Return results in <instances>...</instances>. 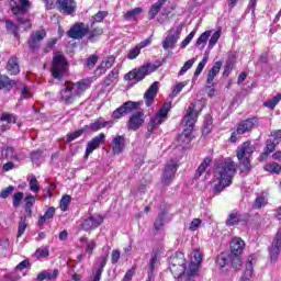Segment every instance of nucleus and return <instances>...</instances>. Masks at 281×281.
Returning <instances> with one entry per match:
<instances>
[{"instance_id":"1","label":"nucleus","mask_w":281,"mask_h":281,"mask_svg":"<svg viewBox=\"0 0 281 281\" xmlns=\"http://www.w3.org/2000/svg\"><path fill=\"white\" fill-rule=\"evenodd\" d=\"M236 172H238V165L232 158H226L217 162L211 182L213 193L218 195L224 192L226 188H229V186L234 183Z\"/></svg>"},{"instance_id":"2","label":"nucleus","mask_w":281,"mask_h":281,"mask_svg":"<svg viewBox=\"0 0 281 281\" xmlns=\"http://www.w3.org/2000/svg\"><path fill=\"white\" fill-rule=\"evenodd\" d=\"M88 89H91V79H81L77 82H68L65 85V88L59 92V100L66 106L75 104L78 102V99L86 92Z\"/></svg>"},{"instance_id":"3","label":"nucleus","mask_w":281,"mask_h":281,"mask_svg":"<svg viewBox=\"0 0 281 281\" xmlns=\"http://www.w3.org/2000/svg\"><path fill=\"white\" fill-rule=\"evenodd\" d=\"M199 120V112H196V105L192 103L188 109L183 117L184 128L181 134L177 136V142L180 146L190 144L192 142V133L194 126Z\"/></svg>"},{"instance_id":"4","label":"nucleus","mask_w":281,"mask_h":281,"mask_svg":"<svg viewBox=\"0 0 281 281\" xmlns=\"http://www.w3.org/2000/svg\"><path fill=\"white\" fill-rule=\"evenodd\" d=\"M254 153H256V147L249 140L237 147L236 157L240 166H243V172H251V156Z\"/></svg>"},{"instance_id":"5","label":"nucleus","mask_w":281,"mask_h":281,"mask_svg":"<svg viewBox=\"0 0 281 281\" xmlns=\"http://www.w3.org/2000/svg\"><path fill=\"white\" fill-rule=\"evenodd\" d=\"M169 270L176 279L188 276V260L183 251L178 250L169 258Z\"/></svg>"},{"instance_id":"6","label":"nucleus","mask_w":281,"mask_h":281,"mask_svg":"<svg viewBox=\"0 0 281 281\" xmlns=\"http://www.w3.org/2000/svg\"><path fill=\"white\" fill-rule=\"evenodd\" d=\"M157 69H159V66L147 63L138 68H134L126 72L123 80L137 85V82H142V80H144L146 76H150V74L157 71Z\"/></svg>"},{"instance_id":"7","label":"nucleus","mask_w":281,"mask_h":281,"mask_svg":"<svg viewBox=\"0 0 281 281\" xmlns=\"http://www.w3.org/2000/svg\"><path fill=\"white\" fill-rule=\"evenodd\" d=\"M69 69V61H67V57L63 55V53L57 52L53 56L50 75L55 80H63L67 75Z\"/></svg>"},{"instance_id":"8","label":"nucleus","mask_w":281,"mask_h":281,"mask_svg":"<svg viewBox=\"0 0 281 281\" xmlns=\"http://www.w3.org/2000/svg\"><path fill=\"white\" fill-rule=\"evenodd\" d=\"M191 261L189 263V269L187 270V280H191L199 273V269H201V265L203 262V252L199 249H194L191 252Z\"/></svg>"},{"instance_id":"9","label":"nucleus","mask_w":281,"mask_h":281,"mask_svg":"<svg viewBox=\"0 0 281 281\" xmlns=\"http://www.w3.org/2000/svg\"><path fill=\"white\" fill-rule=\"evenodd\" d=\"M139 109V102L137 101H127L124 102L121 106L112 112V120H122L127 113H133Z\"/></svg>"},{"instance_id":"10","label":"nucleus","mask_w":281,"mask_h":281,"mask_svg":"<svg viewBox=\"0 0 281 281\" xmlns=\"http://www.w3.org/2000/svg\"><path fill=\"white\" fill-rule=\"evenodd\" d=\"M87 34H89V24L85 22H76L67 32V36L74 41H81Z\"/></svg>"},{"instance_id":"11","label":"nucleus","mask_w":281,"mask_h":281,"mask_svg":"<svg viewBox=\"0 0 281 281\" xmlns=\"http://www.w3.org/2000/svg\"><path fill=\"white\" fill-rule=\"evenodd\" d=\"M105 140H106V134H104L103 132L92 137L91 140L87 143L85 159H89L91 154L94 150H98V148H100V146H102V144H104Z\"/></svg>"},{"instance_id":"12","label":"nucleus","mask_w":281,"mask_h":281,"mask_svg":"<svg viewBox=\"0 0 281 281\" xmlns=\"http://www.w3.org/2000/svg\"><path fill=\"white\" fill-rule=\"evenodd\" d=\"M45 36H47V32L45 30L35 31L30 35L27 45L29 49H31L33 54H36V52L41 49V43Z\"/></svg>"},{"instance_id":"13","label":"nucleus","mask_w":281,"mask_h":281,"mask_svg":"<svg viewBox=\"0 0 281 281\" xmlns=\"http://www.w3.org/2000/svg\"><path fill=\"white\" fill-rule=\"evenodd\" d=\"M144 122H146L144 111H137L130 116L126 128L127 131L137 132L138 128H142V126H144Z\"/></svg>"},{"instance_id":"14","label":"nucleus","mask_w":281,"mask_h":281,"mask_svg":"<svg viewBox=\"0 0 281 281\" xmlns=\"http://www.w3.org/2000/svg\"><path fill=\"white\" fill-rule=\"evenodd\" d=\"M177 170H179V165L177 162L167 164L165 166L162 175H161L162 186H170L175 181Z\"/></svg>"},{"instance_id":"15","label":"nucleus","mask_w":281,"mask_h":281,"mask_svg":"<svg viewBox=\"0 0 281 281\" xmlns=\"http://www.w3.org/2000/svg\"><path fill=\"white\" fill-rule=\"evenodd\" d=\"M102 223H104V217H102V215H91L83 220V222L80 224V228L83 232H93V229H98Z\"/></svg>"},{"instance_id":"16","label":"nucleus","mask_w":281,"mask_h":281,"mask_svg":"<svg viewBox=\"0 0 281 281\" xmlns=\"http://www.w3.org/2000/svg\"><path fill=\"white\" fill-rule=\"evenodd\" d=\"M256 126H258L257 116L248 117L246 120L240 121L237 124V133H238V135H245L247 133H251V131H254V128H256Z\"/></svg>"},{"instance_id":"17","label":"nucleus","mask_w":281,"mask_h":281,"mask_svg":"<svg viewBox=\"0 0 281 281\" xmlns=\"http://www.w3.org/2000/svg\"><path fill=\"white\" fill-rule=\"evenodd\" d=\"M280 249H281V227L278 229L272 245L269 248V256L272 262H276L278 260V256H280Z\"/></svg>"},{"instance_id":"18","label":"nucleus","mask_w":281,"mask_h":281,"mask_svg":"<svg viewBox=\"0 0 281 281\" xmlns=\"http://www.w3.org/2000/svg\"><path fill=\"white\" fill-rule=\"evenodd\" d=\"M11 124H16V116L14 114L3 112L0 115V132L5 133L7 131H10Z\"/></svg>"},{"instance_id":"19","label":"nucleus","mask_w":281,"mask_h":281,"mask_svg":"<svg viewBox=\"0 0 281 281\" xmlns=\"http://www.w3.org/2000/svg\"><path fill=\"white\" fill-rule=\"evenodd\" d=\"M77 3L76 0H58L57 1V9L63 14L71 15L76 12Z\"/></svg>"},{"instance_id":"20","label":"nucleus","mask_w":281,"mask_h":281,"mask_svg":"<svg viewBox=\"0 0 281 281\" xmlns=\"http://www.w3.org/2000/svg\"><path fill=\"white\" fill-rule=\"evenodd\" d=\"M158 92H159V82L155 81L144 94L146 106H153V102H155V98H157Z\"/></svg>"},{"instance_id":"21","label":"nucleus","mask_w":281,"mask_h":281,"mask_svg":"<svg viewBox=\"0 0 281 281\" xmlns=\"http://www.w3.org/2000/svg\"><path fill=\"white\" fill-rule=\"evenodd\" d=\"M126 148V136L119 135L112 139V153L113 155H122Z\"/></svg>"},{"instance_id":"22","label":"nucleus","mask_w":281,"mask_h":281,"mask_svg":"<svg viewBox=\"0 0 281 281\" xmlns=\"http://www.w3.org/2000/svg\"><path fill=\"white\" fill-rule=\"evenodd\" d=\"M5 69L9 76H19L21 74V66L19 65V57L16 55L9 58Z\"/></svg>"},{"instance_id":"23","label":"nucleus","mask_w":281,"mask_h":281,"mask_svg":"<svg viewBox=\"0 0 281 281\" xmlns=\"http://www.w3.org/2000/svg\"><path fill=\"white\" fill-rule=\"evenodd\" d=\"M278 144H280V142H276V140H273V138H268L266 140L265 151L261 153L259 156V161H267V159H269V156L271 155V153L276 151Z\"/></svg>"},{"instance_id":"24","label":"nucleus","mask_w":281,"mask_h":281,"mask_svg":"<svg viewBox=\"0 0 281 281\" xmlns=\"http://www.w3.org/2000/svg\"><path fill=\"white\" fill-rule=\"evenodd\" d=\"M245 251V240L240 237H235L231 241V255L243 256Z\"/></svg>"},{"instance_id":"25","label":"nucleus","mask_w":281,"mask_h":281,"mask_svg":"<svg viewBox=\"0 0 281 281\" xmlns=\"http://www.w3.org/2000/svg\"><path fill=\"white\" fill-rule=\"evenodd\" d=\"M221 67H223V61L218 60L215 61L213 67L209 70L206 75V82L210 85L209 87H214V85H216L214 83V78L221 74Z\"/></svg>"},{"instance_id":"26","label":"nucleus","mask_w":281,"mask_h":281,"mask_svg":"<svg viewBox=\"0 0 281 281\" xmlns=\"http://www.w3.org/2000/svg\"><path fill=\"white\" fill-rule=\"evenodd\" d=\"M213 159L214 158H212V156L204 157V159L201 161V164L199 165V167L195 170L194 179H201V177H203V175H205V172L207 171V168H210V166H212Z\"/></svg>"},{"instance_id":"27","label":"nucleus","mask_w":281,"mask_h":281,"mask_svg":"<svg viewBox=\"0 0 281 281\" xmlns=\"http://www.w3.org/2000/svg\"><path fill=\"white\" fill-rule=\"evenodd\" d=\"M181 36V31L179 29L176 30L175 34H168L162 42L164 49H172L175 45H177V41H179Z\"/></svg>"},{"instance_id":"28","label":"nucleus","mask_w":281,"mask_h":281,"mask_svg":"<svg viewBox=\"0 0 281 281\" xmlns=\"http://www.w3.org/2000/svg\"><path fill=\"white\" fill-rule=\"evenodd\" d=\"M88 41H90V43H95V41H98V38H100V36H102V34H104V29L102 26H91L90 27L88 25Z\"/></svg>"},{"instance_id":"29","label":"nucleus","mask_w":281,"mask_h":281,"mask_svg":"<svg viewBox=\"0 0 281 281\" xmlns=\"http://www.w3.org/2000/svg\"><path fill=\"white\" fill-rule=\"evenodd\" d=\"M116 59L117 57L114 55L108 56L106 59L101 61V64L98 66L97 71H100V74H106V71H109V69L115 65Z\"/></svg>"},{"instance_id":"30","label":"nucleus","mask_w":281,"mask_h":281,"mask_svg":"<svg viewBox=\"0 0 281 281\" xmlns=\"http://www.w3.org/2000/svg\"><path fill=\"white\" fill-rule=\"evenodd\" d=\"M16 87V81L11 79L8 75H2L0 72V91L5 89L7 91H12V88Z\"/></svg>"},{"instance_id":"31","label":"nucleus","mask_w":281,"mask_h":281,"mask_svg":"<svg viewBox=\"0 0 281 281\" xmlns=\"http://www.w3.org/2000/svg\"><path fill=\"white\" fill-rule=\"evenodd\" d=\"M55 215H56V207L49 206L45 211L44 215H41L38 217L37 226L43 227V225H45V223H47V221H52V218H54Z\"/></svg>"},{"instance_id":"32","label":"nucleus","mask_w":281,"mask_h":281,"mask_svg":"<svg viewBox=\"0 0 281 281\" xmlns=\"http://www.w3.org/2000/svg\"><path fill=\"white\" fill-rule=\"evenodd\" d=\"M164 124V120L158 119V116H154L149 120L147 123V139L153 136V133H155V128L158 126H161Z\"/></svg>"},{"instance_id":"33","label":"nucleus","mask_w":281,"mask_h":281,"mask_svg":"<svg viewBox=\"0 0 281 281\" xmlns=\"http://www.w3.org/2000/svg\"><path fill=\"white\" fill-rule=\"evenodd\" d=\"M59 273H60V271H58V269H54L52 272H49L47 270H44V271H42V272H40L37 274L36 280L37 281H43V280L52 281V280H56V278H58Z\"/></svg>"},{"instance_id":"34","label":"nucleus","mask_w":281,"mask_h":281,"mask_svg":"<svg viewBox=\"0 0 281 281\" xmlns=\"http://www.w3.org/2000/svg\"><path fill=\"white\" fill-rule=\"evenodd\" d=\"M144 12V9L142 7H136L132 10H128L124 15L123 19L125 21H137V16Z\"/></svg>"},{"instance_id":"35","label":"nucleus","mask_w":281,"mask_h":281,"mask_svg":"<svg viewBox=\"0 0 281 281\" xmlns=\"http://www.w3.org/2000/svg\"><path fill=\"white\" fill-rule=\"evenodd\" d=\"M111 122L102 121V117L95 120L93 123H90V132L98 133V131H102V128H106Z\"/></svg>"},{"instance_id":"36","label":"nucleus","mask_w":281,"mask_h":281,"mask_svg":"<svg viewBox=\"0 0 281 281\" xmlns=\"http://www.w3.org/2000/svg\"><path fill=\"white\" fill-rule=\"evenodd\" d=\"M243 218L240 217V214L238 212L236 213H231L228 215V218L225 222L226 227H234L236 225H240L243 223Z\"/></svg>"},{"instance_id":"37","label":"nucleus","mask_w":281,"mask_h":281,"mask_svg":"<svg viewBox=\"0 0 281 281\" xmlns=\"http://www.w3.org/2000/svg\"><path fill=\"white\" fill-rule=\"evenodd\" d=\"M267 205H269L267 196L263 194L257 195L252 203V210H262V207H267Z\"/></svg>"},{"instance_id":"38","label":"nucleus","mask_w":281,"mask_h":281,"mask_svg":"<svg viewBox=\"0 0 281 281\" xmlns=\"http://www.w3.org/2000/svg\"><path fill=\"white\" fill-rule=\"evenodd\" d=\"M166 211H162L161 213L158 214L155 223H154V232L155 234H159V232L161 231V227H164L165 225V221H166Z\"/></svg>"},{"instance_id":"39","label":"nucleus","mask_w":281,"mask_h":281,"mask_svg":"<svg viewBox=\"0 0 281 281\" xmlns=\"http://www.w3.org/2000/svg\"><path fill=\"white\" fill-rule=\"evenodd\" d=\"M161 8H164V2L158 0L156 3L151 4L149 11H148V19L149 21H153L157 14L161 11Z\"/></svg>"},{"instance_id":"40","label":"nucleus","mask_w":281,"mask_h":281,"mask_svg":"<svg viewBox=\"0 0 281 281\" xmlns=\"http://www.w3.org/2000/svg\"><path fill=\"white\" fill-rule=\"evenodd\" d=\"M263 170H266V172H270V175H280L281 165L276 161H271L265 165Z\"/></svg>"},{"instance_id":"41","label":"nucleus","mask_w":281,"mask_h":281,"mask_svg":"<svg viewBox=\"0 0 281 281\" xmlns=\"http://www.w3.org/2000/svg\"><path fill=\"white\" fill-rule=\"evenodd\" d=\"M25 229H27V216L22 215L20 216V221L18 224V235L16 238H21L25 234Z\"/></svg>"},{"instance_id":"42","label":"nucleus","mask_w":281,"mask_h":281,"mask_svg":"<svg viewBox=\"0 0 281 281\" xmlns=\"http://www.w3.org/2000/svg\"><path fill=\"white\" fill-rule=\"evenodd\" d=\"M5 30L9 34L14 35V38H19V26L12 20L5 21Z\"/></svg>"},{"instance_id":"43","label":"nucleus","mask_w":281,"mask_h":281,"mask_svg":"<svg viewBox=\"0 0 281 281\" xmlns=\"http://www.w3.org/2000/svg\"><path fill=\"white\" fill-rule=\"evenodd\" d=\"M171 106L172 105L170 103H164V105L160 108V110L156 114V117L158 120H164V122H166V117H168V113H170Z\"/></svg>"},{"instance_id":"44","label":"nucleus","mask_w":281,"mask_h":281,"mask_svg":"<svg viewBox=\"0 0 281 281\" xmlns=\"http://www.w3.org/2000/svg\"><path fill=\"white\" fill-rule=\"evenodd\" d=\"M120 76V70H117V68H113L109 75L104 78V82L106 85V87H110V85H113V82H115V80H117Z\"/></svg>"},{"instance_id":"45","label":"nucleus","mask_w":281,"mask_h":281,"mask_svg":"<svg viewBox=\"0 0 281 281\" xmlns=\"http://www.w3.org/2000/svg\"><path fill=\"white\" fill-rule=\"evenodd\" d=\"M106 16H109V11H99L98 13L92 15V20L90 23L91 27H93L95 23H102L104 19H106Z\"/></svg>"},{"instance_id":"46","label":"nucleus","mask_w":281,"mask_h":281,"mask_svg":"<svg viewBox=\"0 0 281 281\" xmlns=\"http://www.w3.org/2000/svg\"><path fill=\"white\" fill-rule=\"evenodd\" d=\"M27 181L31 192L38 194V192H41V186L38 184V179H36V176L32 175Z\"/></svg>"},{"instance_id":"47","label":"nucleus","mask_w":281,"mask_h":281,"mask_svg":"<svg viewBox=\"0 0 281 281\" xmlns=\"http://www.w3.org/2000/svg\"><path fill=\"white\" fill-rule=\"evenodd\" d=\"M228 258L232 262L233 269L240 271V267H243V258H240V255H228Z\"/></svg>"},{"instance_id":"48","label":"nucleus","mask_w":281,"mask_h":281,"mask_svg":"<svg viewBox=\"0 0 281 281\" xmlns=\"http://www.w3.org/2000/svg\"><path fill=\"white\" fill-rule=\"evenodd\" d=\"M280 101H281V94H277L271 100L266 101L263 103V105L267 109H270V111H273L276 109V106H278V104H280Z\"/></svg>"},{"instance_id":"49","label":"nucleus","mask_w":281,"mask_h":281,"mask_svg":"<svg viewBox=\"0 0 281 281\" xmlns=\"http://www.w3.org/2000/svg\"><path fill=\"white\" fill-rule=\"evenodd\" d=\"M106 262H108L106 256H101L100 267L93 273L94 278H99V280H102V272L104 271V268L106 267Z\"/></svg>"},{"instance_id":"50","label":"nucleus","mask_w":281,"mask_h":281,"mask_svg":"<svg viewBox=\"0 0 281 281\" xmlns=\"http://www.w3.org/2000/svg\"><path fill=\"white\" fill-rule=\"evenodd\" d=\"M142 54V48L138 47L137 45L131 48L126 55L127 60H135L137 56Z\"/></svg>"},{"instance_id":"51","label":"nucleus","mask_w":281,"mask_h":281,"mask_svg":"<svg viewBox=\"0 0 281 281\" xmlns=\"http://www.w3.org/2000/svg\"><path fill=\"white\" fill-rule=\"evenodd\" d=\"M18 23L20 25H23L24 32H29V30H32V22L24 15L18 16Z\"/></svg>"},{"instance_id":"52","label":"nucleus","mask_w":281,"mask_h":281,"mask_svg":"<svg viewBox=\"0 0 281 281\" xmlns=\"http://www.w3.org/2000/svg\"><path fill=\"white\" fill-rule=\"evenodd\" d=\"M69 203H71V195H63L59 202V207L61 212H67V210H69Z\"/></svg>"},{"instance_id":"53","label":"nucleus","mask_w":281,"mask_h":281,"mask_svg":"<svg viewBox=\"0 0 281 281\" xmlns=\"http://www.w3.org/2000/svg\"><path fill=\"white\" fill-rule=\"evenodd\" d=\"M99 58L100 57L98 55H91L86 59L85 67H87V69H93V67H95V65L98 64Z\"/></svg>"},{"instance_id":"54","label":"nucleus","mask_w":281,"mask_h":281,"mask_svg":"<svg viewBox=\"0 0 281 281\" xmlns=\"http://www.w3.org/2000/svg\"><path fill=\"white\" fill-rule=\"evenodd\" d=\"M157 258H159V255L157 252H154L151 255V258L149 260V267H148V274L155 273V265H157Z\"/></svg>"},{"instance_id":"55","label":"nucleus","mask_w":281,"mask_h":281,"mask_svg":"<svg viewBox=\"0 0 281 281\" xmlns=\"http://www.w3.org/2000/svg\"><path fill=\"white\" fill-rule=\"evenodd\" d=\"M210 36H212V31H205L196 40L195 45L199 47L200 45H203V44L207 43V38H210Z\"/></svg>"},{"instance_id":"56","label":"nucleus","mask_w":281,"mask_h":281,"mask_svg":"<svg viewBox=\"0 0 281 281\" xmlns=\"http://www.w3.org/2000/svg\"><path fill=\"white\" fill-rule=\"evenodd\" d=\"M78 137H82V131L76 130L75 132L69 133L66 138V144H70V142L78 139Z\"/></svg>"},{"instance_id":"57","label":"nucleus","mask_w":281,"mask_h":281,"mask_svg":"<svg viewBox=\"0 0 281 281\" xmlns=\"http://www.w3.org/2000/svg\"><path fill=\"white\" fill-rule=\"evenodd\" d=\"M194 63H196V59H189L184 63L183 67L179 71V76H183L189 69H192Z\"/></svg>"},{"instance_id":"58","label":"nucleus","mask_w":281,"mask_h":281,"mask_svg":"<svg viewBox=\"0 0 281 281\" xmlns=\"http://www.w3.org/2000/svg\"><path fill=\"white\" fill-rule=\"evenodd\" d=\"M196 36V30L192 31L180 44V47L184 49V47H188L190 43H192V38Z\"/></svg>"},{"instance_id":"59","label":"nucleus","mask_w":281,"mask_h":281,"mask_svg":"<svg viewBox=\"0 0 281 281\" xmlns=\"http://www.w3.org/2000/svg\"><path fill=\"white\" fill-rule=\"evenodd\" d=\"M35 258H37V260H41V258H48L49 257V249L47 248H38L36 249L35 254H34Z\"/></svg>"},{"instance_id":"60","label":"nucleus","mask_w":281,"mask_h":281,"mask_svg":"<svg viewBox=\"0 0 281 281\" xmlns=\"http://www.w3.org/2000/svg\"><path fill=\"white\" fill-rule=\"evenodd\" d=\"M24 193L23 192H16L13 194V207H20L21 202L23 201Z\"/></svg>"},{"instance_id":"61","label":"nucleus","mask_w":281,"mask_h":281,"mask_svg":"<svg viewBox=\"0 0 281 281\" xmlns=\"http://www.w3.org/2000/svg\"><path fill=\"white\" fill-rule=\"evenodd\" d=\"M215 263L220 267V269H224V267H227V257L224 254L218 255Z\"/></svg>"},{"instance_id":"62","label":"nucleus","mask_w":281,"mask_h":281,"mask_svg":"<svg viewBox=\"0 0 281 281\" xmlns=\"http://www.w3.org/2000/svg\"><path fill=\"white\" fill-rule=\"evenodd\" d=\"M14 192V186H9L0 192V199H8Z\"/></svg>"},{"instance_id":"63","label":"nucleus","mask_w":281,"mask_h":281,"mask_svg":"<svg viewBox=\"0 0 281 281\" xmlns=\"http://www.w3.org/2000/svg\"><path fill=\"white\" fill-rule=\"evenodd\" d=\"M218 38H221V31H215L209 41V46L214 47L218 43Z\"/></svg>"},{"instance_id":"64","label":"nucleus","mask_w":281,"mask_h":281,"mask_svg":"<svg viewBox=\"0 0 281 281\" xmlns=\"http://www.w3.org/2000/svg\"><path fill=\"white\" fill-rule=\"evenodd\" d=\"M212 133V119H207L202 128V135H210Z\"/></svg>"}]
</instances>
